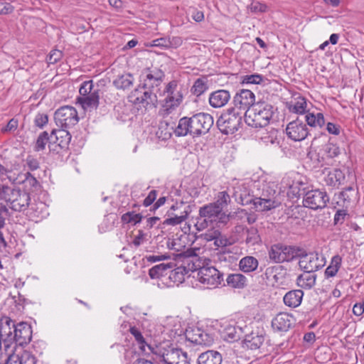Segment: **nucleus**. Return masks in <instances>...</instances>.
<instances>
[{
	"label": "nucleus",
	"instance_id": "f257e3e1",
	"mask_svg": "<svg viewBox=\"0 0 364 364\" xmlns=\"http://www.w3.org/2000/svg\"><path fill=\"white\" fill-rule=\"evenodd\" d=\"M165 77L164 73L158 68L144 69L141 74L142 87L135 89L129 96V101L137 109L146 108L156 102V95L151 90L159 87Z\"/></svg>",
	"mask_w": 364,
	"mask_h": 364
},
{
	"label": "nucleus",
	"instance_id": "f03ea898",
	"mask_svg": "<svg viewBox=\"0 0 364 364\" xmlns=\"http://www.w3.org/2000/svg\"><path fill=\"white\" fill-rule=\"evenodd\" d=\"M32 337L31 326L24 322L15 324L9 317L0 320V340L3 343L4 350L14 349L16 345L23 346L29 343Z\"/></svg>",
	"mask_w": 364,
	"mask_h": 364
},
{
	"label": "nucleus",
	"instance_id": "7ed1b4c3",
	"mask_svg": "<svg viewBox=\"0 0 364 364\" xmlns=\"http://www.w3.org/2000/svg\"><path fill=\"white\" fill-rule=\"evenodd\" d=\"M213 124V117L207 113H198L191 117H184L179 119L174 133L177 136L188 134L198 136L206 134Z\"/></svg>",
	"mask_w": 364,
	"mask_h": 364
},
{
	"label": "nucleus",
	"instance_id": "20e7f679",
	"mask_svg": "<svg viewBox=\"0 0 364 364\" xmlns=\"http://www.w3.org/2000/svg\"><path fill=\"white\" fill-rule=\"evenodd\" d=\"M0 201H4L10 211L23 213L28 210L30 205L31 209H33L28 192L6 184L0 183Z\"/></svg>",
	"mask_w": 364,
	"mask_h": 364
},
{
	"label": "nucleus",
	"instance_id": "39448f33",
	"mask_svg": "<svg viewBox=\"0 0 364 364\" xmlns=\"http://www.w3.org/2000/svg\"><path fill=\"white\" fill-rule=\"evenodd\" d=\"M185 92L183 86L177 80H171L166 85L161 109L164 115L170 114L181 105Z\"/></svg>",
	"mask_w": 364,
	"mask_h": 364
},
{
	"label": "nucleus",
	"instance_id": "423d86ee",
	"mask_svg": "<svg viewBox=\"0 0 364 364\" xmlns=\"http://www.w3.org/2000/svg\"><path fill=\"white\" fill-rule=\"evenodd\" d=\"M274 114V108L272 105L265 102H258L246 112L245 120L248 126L264 127L269 124Z\"/></svg>",
	"mask_w": 364,
	"mask_h": 364
},
{
	"label": "nucleus",
	"instance_id": "0eeeda50",
	"mask_svg": "<svg viewBox=\"0 0 364 364\" xmlns=\"http://www.w3.org/2000/svg\"><path fill=\"white\" fill-rule=\"evenodd\" d=\"M228 219L229 215H225L219 206L210 203L200 208L196 226L197 230H203L209 225L212 226L213 222L218 220L225 223Z\"/></svg>",
	"mask_w": 364,
	"mask_h": 364
},
{
	"label": "nucleus",
	"instance_id": "6e6552de",
	"mask_svg": "<svg viewBox=\"0 0 364 364\" xmlns=\"http://www.w3.org/2000/svg\"><path fill=\"white\" fill-rule=\"evenodd\" d=\"M80 96L77 102L83 109L92 111L96 109L100 104V90L94 87L92 80L84 81L79 88Z\"/></svg>",
	"mask_w": 364,
	"mask_h": 364
},
{
	"label": "nucleus",
	"instance_id": "1a4fd4ad",
	"mask_svg": "<svg viewBox=\"0 0 364 364\" xmlns=\"http://www.w3.org/2000/svg\"><path fill=\"white\" fill-rule=\"evenodd\" d=\"M277 197L274 185L268 183L264 185L261 196L253 199V205L257 211H268L280 205L281 203Z\"/></svg>",
	"mask_w": 364,
	"mask_h": 364
},
{
	"label": "nucleus",
	"instance_id": "9d476101",
	"mask_svg": "<svg viewBox=\"0 0 364 364\" xmlns=\"http://www.w3.org/2000/svg\"><path fill=\"white\" fill-rule=\"evenodd\" d=\"M242 114L237 108H229L217 121L220 132L225 134H232L237 132L242 123Z\"/></svg>",
	"mask_w": 364,
	"mask_h": 364
},
{
	"label": "nucleus",
	"instance_id": "9b49d317",
	"mask_svg": "<svg viewBox=\"0 0 364 364\" xmlns=\"http://www.w3.org/2000/svg\"><path fill=\"white\" fill-rule=\"evenodd\" d=\"M153 353L161 364H190L187 353L181 349L157 346Z\"/></svg>",
	"mask_w": 364,
	"mask_h": 364
},
{
	"label": "nucleus",
	"instance_id": "f8f14e48",
	"mask_svg": "<svg viewBox=\"0 0 364 364\" xmlns=\"http://www.w3.org/2000/svg\"><path fill=\"white\" fill-rule=\"evenodd\" d=\"M188 236L181 235L176 236L168 242V247L177 252L176 257L179 259H191L194 262L198 260L197 251L199 249L186 248Z\"/></svg>",
	"mask_w": 364,
	"mask_h": 364
},
{
	"label": "nucleus",
	"instance_id": "ddd939ff",
	"mask_svg": "<svg viewBox=\"0 0 364 364\" xmlns=\"http://www.w3.org/2000/svg\"><path fill=\"white\" fill-rule=\"evenodd\" d=\"M300 252L301 250L295 246L277 244L272 246L269 252V257L274 262L281 263L293 260L299 256Z\"/></svg>",
	"mask_w": 364,
	"mask_h": 364
},
{
	"label": "nucleus",
	"instance_id": "4468645a",
	"mask_svg": "<svg viewBox=\"0 0 364 364\" xmlns=\"http://www.w3.org/2000/svg\"><path fill=\"white\" fill-rule=\"evenodd\" d=\"M299 265L306 272H315L323 268L326 264V258L316 252H299Z\"/></svg>",
	"mask_w": 364,
	"mask_h": 364
},
{
	"label": "nucleus",
	"instance_id": "2eb2a0df",
	"mask_svg": "<svg viewBox=\"0 0 364 364\" xmlns=\"http://www.w3.org/2000/svg\"><path fill=\"white\" fill-rule=\"evenodd\" d=\"M197 278L207 289L216 288L223 281V274L213 267H199Z\"/></svg>",
	"mask_w": 364,
	"mask_h": 364
},
{
	"label": "nucleus",
	"instance_id": "dca6fc26",
	"mask_svg": "<svg viewBox=\"0 0 364 364\" xmlns=\"http://www.w3.org/2000/svg\"><path fill=\"white\" fill-rule=\"evenodd\" d=\"M55 123L61 128H71L79 122L77 109L72 106H63L58 109L54 114Z\"/></svg>",
	"mask_w": 364,
	"mask_h": 364
},
{
	"label": "nucleus",
	"instance_id": "f3484780",
	"mask_svg": "<svg viewBox=\"0 0 364 364\" xmlns=\"http://www.w3.org/2000/svg\"><path fill=\"white\" fill-rule=\"evenodd\" d=\"M329 197L325 191L318 189L308 191L303 198V205L313 210L322 209L326 206Z\"/></svg>",
	"mask_w": 364,
	"mask_h": 364
},
{
	"label": "nucleus",
	"instance_id": "a211bd4d",
	"mask_svg": "<svg viewBox=\"0 0 364 364\" xmlns=\"http://www.w3.org/2000/svg\"><path fill=\"white\" fill-rule=\"evenodd\" d=\"M255 94L247 89H242L237 92L233 98V108H237V110L241 112L245 117L246 112L255 104Z\"/></svg>",
	"mask_w": 364,
	"mask_h": 364
},
{
	"label": "nucleus",
	"instance_id": "6ab92c4d",
	"mask_svg": "<svg viewBox=\"0 0 364 364\" xmlns=\"http://www.w3.org/2000/svg\"><path fill=\"white\" fill-rule=\"evenodd\" d=\"M286 134L291 140L301 141L308 136L309 129L304 121L297 117L287 125Z\"/></svg>",
	"mask_w": 364,
	"mask_h": 364
},
{
	"label": "nucleus",
	"instance_id": "aec40b11",
	"mask_svg": "<svg viewBox=\"0 0 364 364\" xmlns=\"http://www.w3.org/2000/svg\"><path fill=\"white\" fill-rule=\"evenodd\" d=\"M186 336L189 341L196 345L210 346L214 341L212 334L208 333L199 328L187 331Z\"/></svg>",
	"mask_w": 364,
	"mask_h": 364
},
{
	"label": "nucleus",
	"instance_id": "412c9836",
	"mask_svg": "<svg viewBox=\"0 0 364 364\" xmlns=\"http://www.w3.org/2000/svg\"><path fill=\"white\" fill-rule=\"evenodd\" d=\"M294 316L287 313L278 314L272 321V326L277 331H287L294 324Z\"/></svg>",
	"mask_w": 364,
	"mask_h": 364
},
{
	"label": "nucleus",
	"instance_id": "4be33fe9",
	"mask_svg": "<svg viewBox=\"0 0 364 364\" xmlns=\"http://www.w3.org/2000/svg\"><path fill=\"white\" fill-rule=\"evenodd\" d=\"M282 183L284 188L289 189V193L294 196H299L306 193V183L300 179L292 180L291 177L288 176L283 178Z\"/></svg>",
	"mask_w": 364,
	"mask_h": 364
},
{
	"label": "nucleus",
	"instance_id": "5701e85b",
	"mask_svg": "<svg viewBox=\"0 0 364 364\" xmlns=\"http://www.w3.org/2000/svg\"><path fill=\"white\" fill-rule=\"evenodd\" d=\"M67 129H53L50 133V141L60 149H67L71 140V135Z\"/></svg>",
	"mask_w": 364,
	"mask_h": 364
},
{
	"label": "nucleus",
	"instance_id": "b1692460",
	"mask_svg": "<svg viewBox=\"0 0 364 364\" xmlns=\"http://www.w3.org/2000/svg\"><path fill=\"white\" fill-rule=\"evenodd\" d=\"M230 94L225 90H218L210 93L209 96L210 105L214 108L224 107L230 100Z\"/></svg>",
	"mask_w": 364,
	"mask_h": 364
},
{
	"label": "nucleus",
	"instance_id": "393cba45",
	"mask_svg": "<svg viewBox=\"0 0 364 364\" xmlns=\"http://www.w3.org/2000/svg\"><path fill=\"white\" fill-rule=\"evenodd\" d=\"M223 356L220 353L213 350H208L201 353L197 359L198 364H221Z\"/></svg>",
	"mask_w": 364,
	"mask_h": 364
},
{
	"label": "nucleus",
	"instance_id": "a878e982",
	"mask_svg": "<svg viewBox=\"0 0 364 364\" xmlns=\"http://www.w3.org/2000/svg\"><path fill=\"white\" fill-rule=\"evenodd\" d=\"M11 216V212L9 210L6 205L0 202V247H6L7 242L5 240L3 229L5 228L6 221Z\"/></svg>",
	"mask_w": 364,
	"mask_h": 364
},
{
	"label": "nucleus",
	"instance_id": "bb28decb",
	"mask_svg": "<svg viewBox=\"0 0 364 364\" xmlns=\"http://www.w3.org/2000/svg\"><path fill=\"white\" fill-rule=\"evenodd\" d=\"M304 292L300 289L289 291L284 296V303L289 307L296 308L301 304Z\"/></svg>",
	"mask_w": 364,
	"mask_h": 364
},
{
	"label": "nucleus",
	"instance_id": "cd10ccee",
	"mask_svg": "<svg viewBox=\"0 0 364 364\" xmlns=\"http://www.w3.org/2000/svg\"><path fill=\"white\" fill-rule=\"evenodd\" d=\"M344 179V173L338 168L329 171L324 177L326 184L331 187H338Z\"/></svg>",
	"mask_w": 364,
	"mask_h": 364
},
{
	"label": "nucleus",
	"instance_id": "c85d7f7f",
	"mask_svg": "<svg viewBox=\"0 0 364 364\" xmlns=\"http://www.w3.org/2000/svg\"><path fill=\"white\" fill-rule=\"evenodd\" d=\"M316 280V275L314 272H306L299 275L296 279L297 285L303 289H310L312 288Z\"/></svg>",
	"mask_w": 364,
	"mask_h": 364
},
{
	"label": "nucleus",
	"instance_id": "c756f323",
	"mask_svg": "<svg viewBox=\"0 0 364 364\" xmlns=\"http://www.w3.org/2000/svg\"><path fill=\"white\" fill-rule=\"evenodd\" d=\"M247 279L240 273L230 274L226 278L227 285L235 289H242L247 284Z\"/></svg>",
	"mask_w": 364,
	"mask_h": 364
},
{
	"label": "nucleus",
	"instance_id": "7c9ffc66",
	"mask_svg": "<svg viewBox=\"0 0 364 364\" xmlns=\"http://www.w3.org/2000/svg\"><path fill=\"white\" fill-rule=\"evenodd\" d=\"M129 331L131 334L134 337L135 341L142 353H148L146 350L147 349L153 353L155 348H153L150 345L146 343L144 336L137 328L134 326L131 327Z\"/></svg>",
	"mask_w": 364,
	"mask_h": 364
},
{
	"label": "nucleus",
	"instance_id": "2f4dec72",
	"mask_svg": "<svg viewBox=\"0 0 364 364\" xmlns=\"http://www.w3.org/2000/svg\"><path fill=\"white\" fill-rule=\"evenodd\" d=\"M134 77L130 73H124L118 76L114 81L113 84L117 89L127 90L129 89L134 83Z\"/></svg>",
	"mask_w": 364,
	"mask_h": 364
},
{
	"label": "nucleus",
	"instance_id": "473e14b6",
	"mask_svg": "<svg viewBox=\"0 0 364 364\" xmlns=\"http://www.w3.org/2000/svg\"><path fill=\"white\" fill-rule=\"evenodd\" d=\"M306 124L314 128H321L325 124L324 116L321 112H308L304 116Z\"/></svg>",
	"mask_w": 364,
	"mask_h": 364
},
{
	"label": "nucleus",
	"instance_id": "72a5a7b5",
	"mask_svg": "<svg viewBox=\"0 0 364 364\" xmlns=\"http://www.w3.org/2000/svg\"><path fill=\"white\" fill-rule=\"evenodd\" d=\"M257 259L252 256L242 258L239 263L240 269L245 273L254 272L258 267Z\"/></svg>",
	"mask_w": 364,
	"mask_h": 364
},
{
	"label": "nucleus",
	"instance_id": "f704fd0d",
	"mask_svg": "<svg viewBox=\"0 0 364 364\" xmlns=\"http://www.w3.org/2000/svg\"><path fill=\"white\" fill-rule=\"evenodd\" d=\"M307 109L306 100L304 97L299 96L291 101L289 109L291 112L303 114L306 113Z\"/></svg>",
	"mask_w": 364,
	"mask_h": 364
},
{
	"label": "nucleus",
	"instance_id": "c9c22d12",
	"mask_svg": "<svg viewBox=\"0 0 364 364\" xmlns=\"http://www.w3.org/2000/svg\"><path fill=\"white\" fill-rule=\"evenodd\" d=\"M342 264V258L340 255H334L331 259L330 264L325 270L326 278L333 277L336 275L340 269Z\"/></svg>",
	"mask_w": 364,
	"mask_h": 364
},
{
	"label": "nucleus",
	"instance_id": "e433bc0d",
	"mask_svg": "<svg viewBox=\"0 0 364 364\" xmlns=\"http://www.w3.org/2000/svg\"><path fill=\"white\" fill-rule=\"evenodd\" d=\"M242 331L240 327L228 325L223 330V337L229 341H234L240 339Z\"/></svg>",
	"mask_w": 364,
	"mask_h": 364
},
{
	"label": "nucleus",
	"instance_id": "4c0bfd02",
	"mask_svg": "<svg viewBox=\"0 0 364 364\" xmlns=\"http://www.w3.org/2000/svg\"><path fill=\"white\" fill-rule=\"evenodd\" d=\"M189 213L190 211L188 210H185L180 215L174 214L172 215H168V217L164 220L163 225L175 226L181 224L188 218Z\"/></svg>",
	"mask_w": 364,
	"mask_h": 364
},
{
	"label": "nucleus",
	"instance_id": "58836bf2",
	"mask_svg": "<svg viewBox=\"0 0 364 364\" xmlns=\"http://www.w3.org/2000/svg\"><path fill=\"white\" fill-rule=\"evenodd\" d=\"M172 264L161 263L151 267L149 271V274L151 279H159L164 276V272L168 269L172 268Z\"/></svg>",
	"mask_w": 364,
	"mask_h": 364
},
{
	"label": "nucleus",
	"instance_id": "ea45409f",
	"mask_svg": "<svg viewBox=\"0 0 364 364\" xmlns=\"http://www.w3.org/2000/svg\"><path fill=\"white\" fill-rule=\"evenodd\" d=\"M245 233V242L248 246H253L256 244H259L261 242L260 236L256 228L251 227L246 229Z\"/></svg>",
	"mask_w": 364,
	"mask_h": 364
},
{
	"label": "nucleus",
	"instance_id": "a19ab883",
	"mask_svg": "<svg viewBox=\"0 0 364 364\" xmlns=\"http://www.w3.org/2000/svg\"><path fill=\"white\" fill-rule=\"evenodd\" d=\"M20 176L21 174H18L16 176H14V174H11V171L10 169L0 164V181L1 182L8 179L11 184H18L20 183V181H18V177Z\"/></svg>",
	"mask_w": 364,
	"mask_h": 364
},
{
	"label": "nucleus",
	"instance_id": "79ce46f5",
	"mask_svg": "<svg viewBox=\"0 0 364 364\" xmlns=\"http://www.w3.org/2000/svg\"><path fill=\"white\" fill-rule=\"evenodd\" d=\"M208 90L207 80L205 78H198L191 87V92L196 95L200 96Z\"/></svg>",
	"mask_w": 364,
	"mask_h": 364
},
{
	"label": "nucleus",
	"instance_id": "37998d69",
	"mask_svg": "<svg viewBox=\"0 0 364 364\" xmlns=\"http://www.w3.org/2000/svg\"><path fill=\"white\" fill-rule=\"evenodd\" d=\"M49 140H50V135L49 136L47 132H41L36 139L34 150L36 151L44 150Z\"/></svg>",
	"mask_w": 364,
	"mask_h": 364
},
{
	"label": "nucleus",
	"instance_id": "c03bdc74",
	"mask_svg": "<svg viewBox=\"0 0 364 364\" xmlns=\"http://www.w3.org/2000/svg\"><path fill=\"white\" fill-rule=\"evenodd\" d=\"M18 174H21V176L18 177V181H20V183L18 185L25 183L26 185L33 188H36L38 185L37 179L30 172L25 173H19Z\"/></svg>",
	"mask_w": 364,
	"mask_h": 364
},
{
	"label": "nucleus",
	"instance_id": "a18cd8bd",
	"mask_svg": "<svg viewBox=\"0 0 364 364\" xmlns=\"http://www.w3.org/2000/svg\"><path fill=\"white\" fill-rule=\"evenodd\" d=\"M142 216L139 213H134V212H127L122 215L121 220L124 223H131L136 225L139 223L141 220Z\"/></svg>",
	"mask_w": 364,
	"mask_h": 364
},
{
	"label": "nucleus",
	"instance_id": "49530a36",
	"mask_svg": "<svg viewBox=\"0 0 364 364\" xmlns=\"http://www.w3.org/2000/svg\"><path fill=\"white\" fill-rule=\"evenodd\" d=\"M264 77L259 74L247 75L242 77L243 85H258L263 81Z\"/></svg>",
	"mask_w": 364,
	"mask_h": 364
},
{
	"label": "nucleus",
	"instance_id": "de8ad7c7",
	"mask_svg": "<svg viewBox=\"0 0 364 364\" xmlns=\"http://www.w3.org/2000/svg\"><path fill=\"white\" fill-rule=\"evenodd\" d=\"M18 357L20 364H36L37 359L34 355L28 350L23 351L20 355H16Z\"/></svg>",
	"mask_w": 364,
	"mask_h": 364
},
{
	"label": "nucleus",
	"instance_id": "09e8293b",
	"mask_svg": "<svg viewBox=\"0 0 364 364\" xmlns=\"http://www.w3.org/2000/svg\"><path fill=\"white\" fill-rule=\"evenodd\" d=\"M230 202V198L228 193L226 191H221L218 193L216 200L213 203L219 206L223 211V208L228 205Z\"/></svg>",
	"mask_w": 364,
	"mask_h": 364
},
{
	"label": "nucleus",
	"instance_id": "8fccbe9b",
	"mask_svg": "<svg viewBox=\"0 0 364 364\" xmlns=\"http://www.w3.org/2000/svg\"><path fill=\"white\" fill-rule=\"evenodd\" d=\"M25 166L27 167L29 171H34L39 168L40 163L36 158L31 155H28L25 159Z\"/></svg>",
	"mask_w": 364,
	"mask_h": 364
},
{
	"label": "nucleus",
	"instance_id": "3c124183",
	"mask_svg": "<svg viewBox=\"0 0 364 364\" xmlns=\"http://www.w3.org/2000/svg\"><path fill=\"white\" fill-rule=\"evenodd\" d=\"M249 9L254 13H264L267 11V6L258 1H252L249 6Z\"/></svg>",
	"mask_w": 364,
	"mask_h": 364
},
{
	"label": "nucleus",
	"instance_id": "603ef678",
	"mask_svg": "<svg viewBox=\"0 0 364 364\" xmlns=\"http://www.w3.org/2000/svg\"><path fill=\"white\" fill-rule=\"evenodd\" d=\"M325 152L328 157L334 158L340 154L341 151L340 148L336 144L329 143L325 146Z\"/></svg>",
	"mask_w": 364,
	"mask_h": 364
},
{
	"label": "nucleus",
	"instance_id": "864d4df0",
	"mask_svg": "<svg viewBox=\"0 0 364 364\" xmlns=\"http://www.w3.org/2000/svg\"><path fill=\"white\" fill-rule=\"evenodd\" d=\"M13 349L4 351L5 362L3 364H20L18 357L13 353Z\"/></svg>",
	"mask_w": 364,
	"mask_h": 364
},
{
	"label": "nucleus",
	"instance_id": "5fc2aeb1",
	"mask_svg": "<svg viewBox=\"0 0 364 364\" xmlns=\"http://www.w3.org/2000/svg\"><path fill=\"white\" fill-rule=\"evenodd\" d=\"M48 117L45 113H38L34 119V124L36 127L42 129L48 123Z\"/></svg>",
	"mask_w": 364,
	"mask_h": 364
},
{
	"label": "nucleus",
	"instance_id": "6e6d98bb",
	"mask_svg": "<svg viewBox=\"0 0 364 364\" xmlns=\"http://www.w3.org/2000/svg\"><path fill=\"white\" fill-rule=\"evenodd\" d=\"M168 38L166 37H162L154 39L150 43L151 46L159 47L164 49H168Z\"/></svg>",
	"mask_w": 364,
	"mask_h": 364
},
{
	"label": "nucleus",
	"instance_id": "4d7b16f0",
	"mask_svg": "<svg viewBox=\"0 0 364 364\" xmlns=\"http://www.w3.org/2000/svg\"><path fill=\"white\" fill-rule=\"evenodd\" d=\"M348 213L346 210H338L334 215L333 222L335 225H341L344 223Z\"/></svg>",
	"mask_w": 364,
	"mask_h": 364
},
{
	"label": "nucleus",
	"instance_id": "13d9d810",
	"mask_svg": "<svg viewBox=\"0 0 364 364\" xmlns=\"http://www.w3.org/2000/svg\"><path fill=\"white\" fill-rule=\"evenodd\" d=\"M62 58V52L59 50H53L47 58L48 64H54Z\"/></svg>",
	"mask_w": 364,
	"mask_h": 364
},
{
	"label": "nucleus",
	"instance_id": "bf43d9fd",
	"mask_svg": "<svg viewBox=\"0 0 364 364\" xmlns=\"http://www.w3.org/2000/svg\"><path fill=\"white\" fill-rule=\"evenodd\" d=\"M14 7L4 0H0V15H6L14 11Z\"/></svg>",
	"mask_w": 364,
	"mask_h": 364
},
{
	"label": "nucleus",
	"instance_id": "052dcab7",
	"mask_svg": "<svg viewBox=\"0 0 364 364\" xmlns=\"http://www.w3.org/2000/svg\"><path fill=\"white\" fill-rule=\"evenodd\" d=\"M168 38V48H177L183 43L182 38L179 36H173Z\"/></svg>",
	"mask_w": 364,
	"mask_h": 364
},
{
	"label": "nucleus",
	"instance_id": "680f3d73",
	"mask_svg": "<svg viewBox=\"0 0 364 364\" xmlns=\"http://www.w3.org/2000/svg\"><path fill=\"white\" fill-rule=\"evenodd\" d=\"M157 196V192L155 190L151 191L148 196L145 198L143 201V205L145 207H148L153 203V202L156 200Z\"/></svg>",
	"mask_w": 364,
	"mask_h": 364
},
{
	"label": "nucleus",
	"instance_id": "e2e57ef3",
	"mask_svg": "<svg viewBox=\"0 0 364 364\" xmlns=\"http://www.w3.org/2000/svg\"><path fill=\"white\" fill-rule=\"evenodd\" d=\"M192 18L196 22H200L204 19L203 12L198 11L196 9H192L189 10Z\"/></svg>",
	"mask_w": 364,
	"mask_h": 364
},
{
	"label": "nucleus",
	"instance_id": "0e129e2a",
	"mask_svg": "<svg viewBox=\"0 0 364 364\" xmlns=\"http://www.w3.org/2000/svg\"><path fill=\"white\" fill-rule=\"evenodd\" d=\"M326 130L329 134L338 135L341 132V127L332 122H328L326 124Z\"/></svg>",
	"mask_w": 364,
	"mask_h": 364
},
{
	"label": "nucleus",
	"instance_id": "69168bd1",
	"mask_svg": "<svg viewBox=\"0 0 364 364\" xmlns=\"http://www.w3.org/2000/svg\"><path fill=\"white\" fill-rule=\"evenodd\" d=\"M353 313L357 316H360L364 313V302H358L354 304L353 307Z\"/></svg>",
	"mask_w": 364,
	"mask_h": 364
},
{
	"label": "nucleus",
	"instance_id": "338daca9",
	"mask_svg": "<svg viewBox=\"0 0 364 364\" xmlns=\"http://www.w3.org/2000/svg\"><path fill=\"white\" fill-rule=\"evenodd\" d=\"M170 257L167 255H147L146 257V260L149 262H156L161 260H165L168 259Z\"/></svg>",
	"mask_w": 364,
	"mask_h": 364
},
{
	"label": "nucleus",
	"instance_id": "774afa93",
	"mask_svg": "<svg viewBox=\"0 0 364 364\" xmlns=\"http://www.w3.org/2000/svg\"><path fill=\"white\" fill-rule=\"evenodd\" d=\"M17 127H18V121L14 119H11L9 120L7 125L4 128L2 129V132H6L14 131L17 129Z\"/></svg>",
	"mask_w": 364,
	"mask_h": 364
}]
</instances>
